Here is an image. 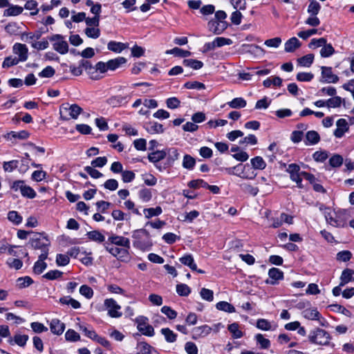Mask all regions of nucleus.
Listing matches in <instances>:
<instances>
[{
    "mask_svg": "<svg viewBox=\"0 0 354 354\" xmlns=\"http://www.w3.org/2000/svg\"><path fill=\"white\" fill-rule=\"evenodd\" d=\"M345 100L339 96H333V97L326 100L328 108H338L342 103H344Z\"/></svg>",
    "mask_w": 354,
    "mask_h": 354,
    "instance_id": "4c0bfd02",
    "label": "nucleus"
},
{
    "mask_svg": "<svg viewBox=\"0 0 354 354\" xmlns=\"http://www.w3.org/2000/svg\"><path fill=\"white\" fill-rule=\"evenodd\" d=\"M320 140L319 134L314 130L308 131L306 133V139L304 140L306 145H315Z\"/></svg>",
    "mask_w": 354,
    "mask_h": 354,
    "instance_id": "b1692460",
    "label": "nucleus"
},
{
    "mask_svg": "<svg viewBox=\"0 0 354 354\" xmlns=\"http://www.w3.org/2000/svg\"><path fill=\"white\" fill-rule=\"evenodd\" d=\"M321 9L320 4L315 0L310 1L308 6V12L310 15H317Z\"/></svg>",
    "mask_w": 354,
    "mask_h": 354,
    "instance_id": "37998d69",
    "label": "nucleus"
},
{
    "mask_svg": "<svg viewBox=\"0 0 354 354\" xmlns=\"http://www.w3.org/2000/svg\"><path fill=\"white\" fill-rule=\"evenodd\" d=\"M303 316L309 320H319L321 314L317 310V308H310V306L306 308L302 312Z\"/></svg>",
    "mask_w": 354,
    "mask_h": 354,
    "instance_id": "a878e982",
    "label": "nucleus"
},
{
    "mask_svg": "<svg viewBox=\"0 0 354 354\" xmlns=\"http://www.w3.org/2000/svg\"><path fill=\"white\" fill-rule=\"evenodd\" d=\"M145 129L151 134L162 133L165 131L163 125L155 121L145 124Z\"/></svg>",
    "mask_w": 354,
    "mask_h": 354,
    "instance_id": "aec40b11",
    "label": "nucleus"
},
{
    "mask_svg": "<svg viewBox=\"0 0 354 354\" xmlns=\"http://www.w3.org/2000/svg\"><path fill=\"white\" fill-rule=\"evenodd\" d=\"M176 292L180 296L186 297L191 292V289L187 285L180 283L176 286Z\"/></svg>",
    "mask_w": 354,
    "mask_h": 354,
    "instance_id": "864d4df0",
    "label": "nucleus"
},
{
    "mask_svg": "<svg viewBox=\"0 0 354 354\" xmlns=\"http://www.w3.org/2000/svg\"><path fill=\"white\" fill-rule=\"evenodd\" d=\"M149 162L154 164L155 167L160 171L164 169L159 164V162L166 158L165 149L163 150H156L148 153L147 156Z\"/></svg>",
    "mask_w": 354,
    "mask_h": 354,
    "instance_id": "9b49d317",
    "label": "nucleus"
},
{
    "mask_svg": "<svg viewBox=\"0 0 354 354\" xmlns=\"http://www.w3.org/2000/svg\"><path fill=\"white\" fill-rule=\"evenodd\" d=\"M138 330L143 335L152 337L154 335V329L148 324V319L144 316H139L136 319Z\"/></svg>",
    "mask_w": 354,
    "mask_h": 354,
    "instance_id": "6e6552de",
    "label": "nucleus"
},
{
    "mask_svg": "<svg viewBox=\"0 0 354 354\" xmlns=\"http://www.w3.org/2000/svg\"><path fill=\"white\" fill-rule=\"evenodd\" d=\"M286 171L289 173L290 179L297 183V187L300 188L304 187V185L301 184V171L298 165L296 163L290 164Z\"/></svg>",
    "mask_w": 354,
    "mask_h": 354,
    "instance_id": "9d476101",
    "label": "nucleus"
},
{
    "mask_svg": "<svg viewBox=\"0 0 354 354\" xmlns=\"http://www.w3.org/2000/svg\"><path fill=\"white\" fill-rule=\"evenodd\" d=\"M84 33L89 38L97 39L100 35V30L97 27H87Z\"/></svg>",
    "mask_w": 354,
    "mask_h": 354,
    "instance_id": "603ef678",
    "label": "nucleus"
},
{
    "mask_svg": "<svg viewBox=\"0 0 354 354\" xmlns=\"http://www.w3.org/2000/svg\"><path fill=\"white\" fill-rule=\"evenodd\" d=\"M132 237L134 239L133 245L141 250H149L152 245L150 234L145 229L135 230Z\"/></svg>",
    "mask_w": 354,
    "mask_h": 354,
    "instance_id": "f03ea898",
    "label": "nucleus"
},
{
    "mask_svg": "<svg viewBox=\"0 0 354 354\" xmlns=\"http://www.w3.org/2000/svg\"><path fill=\"white\" fill-rule=\"evenodd\" d=\"M80 293L88 299H91L93 296V289L87 285H82L80 288Z\"/></svg>",
    "mask_w": 354,
    "mask_h": 354,
    "instance_id": "052dcab7",
    "label": "nucleus"
},
{
    "mask_svg": "<svg viewBox=\"0 0 354 354\" xmlns=\"http://www.w3.org/2000/svg\"><path fill=\"white\" fill-rule=\"evenodd\" d=\"M232 109H241L245 107L247 102L243 97H236L227 103Z\"/></svg>",
    "mask_w": 354,
    "mask_h": 354,
    "instance_id": "58836bf2",
    "label": "nucleus"
},
{
    "mask_svg": "<svg viewBox=\"0 0 354 354\" xmlns=\"http://www.w3.org/2000/svg\"><path fill=\"white\" fill-rule=\"evenodd\" d=\"M352 257V253L348 250H343L337 254L336 259L339 261L347 262Z\"/></svg>",
    "mask_w": 354,
    "mask_h": 354,
    "instance_id": "4d7b16f0",
    "label": "nucleus"
},
{
    "mask_svg": "<svg viewBox=\"0 0 354 354\" xmlns=\"http://www.w3.org/2000/svg\"><path fill=\"white\" fill-rule=\"evenodd\" d=\"M196 165V160L194 157L189 154H185L183 156L182 166L183 168L188 170H192Z\"/></svg>",
    "mask_w": 354,
    "mask_h": 354,
    "instance_id": "c9c22d12",
    "label": "nucleus"
},
{
    "mask_svg": "<svg viewBox=\"0 0 354 354\" xmlns=\"http://www.w3.org/2000/svg\"><path fill=\"white\" fill-rule=\"evenodd\" d=\"M340 286H344L351 281H354V270L350 268L344 269L339 277Z\"/></svg>",
    "mask_w": 354,
    "mask_h": 354,
    "instance_id": "4be33fe9",
    "label": "nucleus"
},
{
    "mask_svg": "<svg viewBox=\"0 0 354 354\" xmlns=\"http://www.w3.org/2000/svg\"><path fill=\"white\" fill-rule=\"evenodd\" d=\"M301 43L296 37H292L285 43V51L287 53L294 52L297 48H299Z\"/></svg>",
    "mask_w": 354,
    "mask_h": 354,
    "instance_id": "c85d7f7f",
    "label": "nucleus"
},
{
    "mask_svg": "<svg viewBox=\"0 0 354 354\" xmlns=\"http://www.w3.org/2000/svg\"><path fill=\"white\" fill-rule=\"evenodd\" d=\"M48 252L41 253L39 256V259L35 263L33 266V272L37 274H41L44 270L46 268L47 264L44 261L48 257Z\"/></svg>",
    "mask_w": 354,
    "mask_h": 354,
    "instance_id": "6ab92c4d",
    "label": "nucleus"
},
{
    "mask_svg": "<svg viewBox=\"0 0 354 354\" xmlns=\"http://www.w3.org/2000/svg\"><path fill=\"white\" fill-rule=\"evenodd\" d=\"M335 49L331 44H325L320 50V55L322 57H329L335 53Z\"/></svg>",
    "mask_w": 354,
    "mask_h": 354,
    "instance_id": "c03bdc74",
    "label": "nucleus"
},
{
    "mask_svg": "<svg viewBox=\"0 0 354 354\" xmlns=\"http://www.w3.org/2000/svg\"><path fill=\"white\" fill-rule=\"evenodd\" d=\"M216 308L227 313L235 312V308L227 301H219L216 304Z\"/></svg>",
    "mask_w": 354,
    "mask_h": 354,
    "instance_id": "09e8293b",
    "label": "nucleus"
},
{
    "mask_svg": "<svg viewBox=\"0 0 354 354\" xmlns=\"http://www.w3.org/2000/svg\"><path fill=\"white\" fill-rule=\"evenodd\" d=\"M13 53L17 55V59L23 62L27 60L28 57V49L26 44L16 43L12 47Z\"/></svg>",
    "mask_w": 354,
    "mask_h": 354,
    "instance_id": "4468645a",
    "label": "nucleus"
},
{
    "mask_svg": "<svg viewBox=\"0 0 354 354\" xmlns=\"http://www.w3.org/2000/svg\"><path fill=\"white\" fill-rule=\"evenodd\" d=\"M252 167L255 169H264L266 167L265 160L261 156H256L250 160Z\"/></svg>",
    "mask_w": 354,
    "mask_h": 354,
    "instance_id": "ea45409f",
    "label": "nucleus"
},
{
    "mask_svg": "<svg viewBox=\"0 0 354 354\" xmlns=\"http://www.w3.org/2000/svg\"><path fill=\"white\" fill-rule=\"evenodd\" d=\"M314 61V55L308 54L297 59L298 64L304 67H310Z\"/></svg>",
    "mask_w": 354,
    "mask_h": 354,
    "instance_id": "e433bc0d",
    "label": "nucleus"
},
{
    "mask_svg": "<svg viewBox=\"0 0 354 354\" xmlns=\"http://www.w3.org/2000/svg\"><path fill=\"white\" fill-rule=\"evenodd\" d=\"M87 238L97 243H105V236L98 230H93L86 233Z\"/></svg>",
    "mask_w": 354,
    "mask_h": 354,
    "instance_id": "cd10ccee",
    "label": "nucleus"
},
{
    "mask_svg": "<svg viewBox=\"0 0 354 354\" xmlns=\"http://www.w3.org/2000/svg\"><path fill=\"white\" fill-rule=\"evenodd\" d=\"M322 79L321 82L324 83H337L339 81V77L333 73L332 67L322 66Z\"/></svg>",
    "mask_w": 354,
    "mask_h": 354,
    "instance_id": "f8f14e48",
    "label": "nucleus"
},
{
    "mask_svg": "<svg viewBox=\"0 0 354 354\" xmlns=\"http://www.w3.org/2000/svg\"><path fill=\"white\" fill-rule=\"evenodd\" d=\"M126 62L127 59L123 57H118L115 59H110L107 62L109 70L115 71Z\"/></svg>",
    "mask_w": 354,
    "mask_h": 354,
    "instance_id": "7c9ffc66",
    "label": "nucleus"
},
{
    "mask_svg": "<svg viewBox=\"0 0 354 354\" xmlns=\"http://www.w3.org/2000/svg\"><path fill=\"white\" fill-rule=\"evenodd\" d=\"M167 54L174 55L178 57H187L192 55V53L189 50H183L178 47H175L172 49L167 50Z\"/></svg>",
    "mask_w": 354,
    "mask_h": 354,
    "instance_id": "72a5a7b5",
    "label": "nucleus"
},
{
    "mask_svg": "<svg viewBox=\"0 0 354 354\" xmlns=\"http://www.w3.org/2000/svg\"><path fill=\"white\" fill-rule=\"evenodd\" d=\"M198 215L199 212L198 211L193 210L182 214L181 217L178 218V219L183 222L192 223L196 218L198 216Z\"/></svg>",
    "mask_w": 354,
    "mask_h": 354,
    "instance_id": "79ce46f5",
    "label": "nucleus"
},
{
    "mask_svg": "<svg viewBox=\"0 0 354 354\" xmlns=\"http://www.w3.org/2000/svg\"><path fill=\"white\" fill-rule=\"evenodd\" d=\"M211 331V327L207 325L195 327L192 330V338L196 339L199 337H205L209 335Z\"/></svg>",
    "mask_w": 354,
    "mask_h": 354,
    "instance_id": "412c9836",
    "label": "nucleus"
},
{
    "mask_svg": "<svg viewBox=\"0 0 354 354\" xmlns=\"http://www.w3.org/2000/svg\"><path fill=\"white\" fill-rule=\"evenodd\" d=\"M38 3L35 0H28L26 1L24 6V8L28 10H32L30 12L31 15H36L39 12V9L37 8Z\"/></svg>",
    "mask_w": 354,
    "mask_h": 354,
    "instance_id": "3c124183",
    "label": "nucleus"
},
{
    "mask_svg": "<svg viewBox=\"0 0 354 354\" xmlns=\"http://www.w3.org/2000/svg\"><path fill=\"white\" fill-rule=\"evenodd\" d=\"M30 136V133L28 131L22 130L20 131H10L5 136V138L7 140H26Z\"/></svg>",
    "mask_w": 354,
    "mask_h": 354,
    "instance_id": "393cba45",
    "label": "nucleus"
},
{
    "mask_svg": "<svg viewBox=\"0 0 354 354\" xmlns=\"http://www.w3.org/2000/svg\"><path fill=\"white\" fill-rule=\"evenodd\" d=\"M70 258L68 254H58L56 257V263L58 266H64L69 263Z\"/></svg>",
    "mask_w": 354,
    "mask_h": 354,
    "instance_id": "e2e57ef3",
    "label": "nucleus"
},
{
    "mask_svg": "<svg viewBox=\"0 0 354 354\" xmlns=\"http://www.w3.org/2000/svg\"><path fill=\"white\" fill-rule=\"evenodd\" d=\"M137 348L138 351L136 354H159L153 347L145 342H139Z\"/></svg>",
    "mask_w": 354,
    "mask_h": 354,
    "instance_id": "bb28decb",
    "label": "nucleus"
},
{
    "mask_svg": "<svg viewBox=\"0 0 354 354\" xmlns=\"http://www.w3.org/2000/svg\"><path fill=\"white\" fill-rule=\"evenodd\" d=\"M258 140L254 134H249L248 136L239 140V145H257Z\"/></svg>",
    "mask_w": 354,
    "mask_h": 354,
    "instance_id": "bf43d9fd",
    "label": "nucleus"
},
{
    "mask_svg": "<svg viewBox=\"0 0 354 354\" xmlns=\"http://www.w3.org/2000/svg\"><path fill=\"white\" fill-rule=\"evenodd\" d=\"M17 286L19 288L28 287L33 283V280L30 277H19L17 281Z\"/></svg>",
    "mask_w": 354,
    "mask_h": 354,
    "instance_id": "6e6d98bb",
    "label": "nucleus"
},
{
    "mask_svg": "<svg viewBox=\"0 0 354 354\" xmlns=\"http://www.w3.org/2000/svg\"><path fill=\"white\" fill-rule=\"evenodd\" d=\"M328 157V152L326 151H317L313 154V158L316 162H323Z\"/></svg>",
    "mask_w": 354,
    "mask_h": 354,
    "instance_id": "680f3d73",
    "label": "nucleus"
},
{
    "mask_svg": "<svg viewBox=\"0 0 354 354\" xmlns=\"http://www.w3.org/2000/svg\"><path fill=\"white\" fill-rule=\"evenodd\" d=\"M319 209L321 211L324 210L326 219L330 225L337 227H342L346 225L348 217L346 210L339 209L332 214L329 208L325 207L323 209L322 206H320Z\"/></svg>",
    "mask_w": 354,
    "mask_h": 354,
    "instance_id": "f257e3e1",
    "label": "nucleus"
},
{
    "mask_svg": "<svg viewBox=\"0 0 354 354\" xmlns=\"http://www.w3.org/2000/svg\"><path fill=\"white\" fill-rule=\"evenodd\" d=\"M183 87L187 89H196V90H203L205 88V85L203 83L193 81V82H187L184 84Z\"/></svg>",
    "mask_w": 354,
    "mask_h": 354,
    "instance_id": "a18cd8bd",
    "label": "nucleus"
},
{
    "mask_svg": "<svg viewBox=\"0 0 354 354\" xmlns=\"http://www.w3.org/2000/svg\"><path fill=\"white\" fill-rule=\"evenodd\" d=\"M106 243H109L111 245H115L117 246L125 247L130 248V241L128 238L124 236H118L116 234H112L108 238V241Z\"/></svg>",
    "mask_w": 354,
    "mask_h": 354,
    "instance_id": "f3484780",
    "label": "nucleus"
},
{
    "mask_svg": "<svg viewBox=\"0 0 354 354\" xmlns=\"http://www.w3.org/2000/svg\"><path fill=\"white\" fill-rule=\"evenodd\" d=\"M127 48V44L115 41H110L107 44L108 50L114 53H120Z\"/></svg>",
    "mask_w": 354,
    "mask_h": 354,
    "instance_id": "c756f323",
    "label": "nucleus"
},
{
    "mask_svg": "<svg viewBox=\"0 0 354 354\" xmlns=\"http://www.w3.org/2000/svg\"><path fill=\"white\" fill-rule=\"evenodd\" d=\"M167 160L164 164L163 169L171 167L174 165V162L179 159L180 153L178 149L175 147L165 149Z\"/></svg>",
    "mask_w": 354,
    "mask_h": 354,
    "instance_id": "ddd939ff",
    "label": "nucleus"
},
{
    "mask_svg": "<svg viewBox=\"0 0 354 354\" xmlns=\"http://www.w3.org/2000/svg\"><path fill=\"white\" fill-rule=\"evenodd\" d=\"M181 263L189 267L192 270H197V266L194 263V258L192 254H185L179 259Z\"/></svg>",
    "mask_w": 354,
    "mask_h": 354,
    "instance_id": "2f4dec72",
    "label": "nucleus"
},
{
    "mask_svg": "<svg viewBox=\"0 0 354 354\" xmlns=\"http://www.w3.org/2000/svg\"><path fill=\"white\" fill-rule=\"evenodd\" d=\"M12 189L15 191H20L22 196L33 198L36 196L35 190L25 184L23 180H17L13 183Z\"/></svg>",
    "mask_w": 354,
    "mask_h": 354,
    "instance_id": "0eeeda50",
    "label": "nucleus"
},
{
    "mask_svg": "<svg viewBox=\"0 0 354 354\" xmlns=\"http://www.w3.org/2000/svg\"><path fill=\"white\" fill-rule=\"evenodd\" d=\"M50 41L53 42V48L57 53L64 55L68 51V44L62 35L59 34L53 35L48 37Z\"/></svg>",
    "mask_w": 354,
    "mask_h": 354,
    "instance_id": "423d86ee",
    "label": "nucleus"
},
{
    "mask_svg": "<svg viewBox=\"0 0 354 354\" xmlns=\"http://www.w3.org/2000/svg\"><path fill=\"white\" fill-rule=\"evenodd\" d=\"M104 247L113 256L121 261H128L130 259L129 250L125 247L118 248L111 245L109 243H104Z\"/></svg>",
    "mask_w": 354,
    "mask_h": 354,
    "instance_id": "39448f33",
    "label": "nucleus"
},
{
    "mask_svg": "<svg viewBox=\"0 0 354 354\" xmlns=\"http://www.w3.org/2000/svg\"><path fill=\"white\" fill-rule=\"evenodd\" d=\"M63 272L58 270H50L43 277L48 280H55L62 277Z\"/></svg>",
    "mask_w": 354,
    "mask_h": 354,
    "instance_id": "0e129e2a",
    "label": "nucleus"
},
{
    "mask_svg": "<svg viewBox=\"0 0 354 354\" xmlns=\"http://www.w3.org/2000/svg\"><path fill=\"white\" fill-rule=\"evenodd\" d=\"M161 333L164 335L167 342L173 343L176 340L177 335L169 328H162Z\"/></svg>",
    "mask_w": 354,
    "mask_h": 354,
    "instance_id": "a19ab883",
    "label": "nucleus"
},
{
    "mask_svg": "<svg viewBox=\"0 0 354 354\" xmlns=\"http://www.w3.org/2000/svg\"><path fill=\"white\" fill-rule=\"evenodd\" d=\"M183 66L191 68L194 70L201 69L203 66V63L201 61L194 59H185L183 61Z\"/></svg>",
    "mask_w": 354,
    "mask_h": 354,
    "instance_id": "473e14b6",
    "label": "nucleus"
},
{
    "mask_svg": "<svg viewBox=\"0 0 354 354\" xmlns=\"http://www.w3.org/2000/svg\"><path fill=\"white\" fill-rule=\"evenodd\" d=\"M188 186L190 188H194V189H198L201 187L205 188L207 186H208V183L202 179H197V180H191L188 183Z\"/></svg>",
    "mask_w": 354,
    "mask_h": 354,
    "instance_id": "69168bd1",
    "label": "nucleus"
},
{
    "mask_svg": "<svg viewBox=\"0 0 354 354\" xmlns=\"http://www.w3.org/2000/svg\"><path fill=\"white\" fill-rule=\"evenodd\" d=\"M268 275L272 279H274L275 281L283 279V273L279 268H272L269 270Z\"/></svg>",
    "mask_w": 354,
    "mask_h": 354,
    "instance_id": "5fc2aeb1",
    "label": "nucleus"
},
{
    "mask_svg": "<svg viewBox=\"0 0 354 354\" xmlns=\"http://www.w3.org/2000/svg\"><path fill=\"white\" fill-rule=\"evenodd\" d=\"M50 331L55 335H60L65 329V324L57 319H53L50 323Z\"/></svg>",
    "mask_w": 354,
    "mask_h": 354,
    "instance_id": "5701e85b",
    "label": "nucleus"
},
{
    "mask_svg": "<svg viewBox=\"0 0 354 354\" xmlns=\"http://www.w3.org/2000/svg\"><path fill=\"white\" fill-rule=\"evenodd\" d=\"M228 26L227 21H218L216 20H210L208 22V28L215 35L221 34Z\"/></svg>",
    "mask_w": 354,
    "mask_h": 354,
    "instance_id": "dca6fc26",
    "label": "nucleus"
},
{
    "mask_svg": "<svg viewBox=\"0 0 354 354\" xmlns=\"http://www.w3.org/2000/svg\"><path fill=\"white\" fill-rule=\"evenodd\" d=\"M336 126L337 128L334 131L333 134L337 138H342L344 136V133L349 131L348 123L344 118L337 120L336 122Z\"/></svg>",
    "mask_w": 354,
    "mask_h": 354,
    "instance_id": "a211bd4d",
    "label": "nucleus"
},
{
    "mask_svg": "<svg viewBox=\"0 0 354 354\" xmlns=\"http://www.w3.org/2000/svg\"><path fill=\"white\" fill-rule=\"evenodd\" d=\"M228 330L234 338H240L243 336V333L239 330V325L236 323L229 325Z\"/></svg>",
    "mask_w": 354,
    "mask_h": 354,
    "instance_id": "338daca9",
    "label": "nucleus"
},
{
    "mask_svg": "<svg viewBox=\"0 0 354 354\" xmlns=\"http://www.w3.org/2000/svg\"><path fill=\"white\" fill-rule=\"evenodd\" d=\"M343 157L339 154H334L329 159V165L334 168L339 167L343 164Z\"/></svg>",
    "mask_w": 354,
    "mask_h": 354,
    "instance_id": "49530a36",
    "label": "nucleus"
},
{
    "mask_svg": "<svg viewBox=\"0 0 354 354\" xmlns=\"http://www.w3.org/2000/svg\"><path fill=\"white\" fill-rule=\"evenodd\" d=\"M18 164H19V160H12L10 161L4 162L3 168L5 171L12 172L16 168H17Z\"/></svg>",
    "mask_w": 354,
    "mask_h": 354,
    "instance_id": "13d9d810",
    "label": "nucleus"
},
{
    "mask_svg": "<svg viewBox=\"0 0 354 354\" xmlns=\"http://www.w3.org/2000/svg\"><path fill=\"white\" fill-rule=\"evenodd\" d=\"M162 213V209L160 207H150L144 209V214L145 217L149 218L153 216H158Z\"/></svg>",
    "mask_w": 354,
    "mask_h": 354,
    "instance_id": "8fccbe9b",
    "label": "nucleus"
},
{
    "mask_svg": "<svg viewBox=\"0 0 354 354\" xmlns=\"http://www.w3.org/2000/svg\"><path fill=\"white\" fill-rule=\"evenodd\" d=\"M104 306L111 317L118 318L122 316V313L120 311L121 306L118 304L115 299L112 298L106 299L104 301Z\"/></svg>",
    "mask_w": 354,
    "mask_h": 354,
    "instance_id": "1a4fd4ad",
    "label": "nucleus"
},
{
    "mask_svg": "<svg viewBox=\"0 0 354 354\" xmlns=\"http://www.w3.org/2000/svg\"><path fill=\"white\" fill-rule=\"evenodd\" d=\"M130 97L129 95H113L111 96L106 100V103L112 107H118L120 106L126 105Z\"/></svg>",
    "mask_w": 354,
    "mask_h": 354,
    "instance_id": "2eb2a0df",
    "label": "nucleus"
},
{
    "mask_svg": "<svg viewBox=\"0 0 354 354\" xmlns=\"http://www.w3.org/2000/svg\"><path fill=\"white\" fill-rule=\"evenodd\" d=\"M30 327L36 333H41L48 330V328L46 326H45L43 324L37 322H32L30 324Z\"/></svg>",
    "mask_w": 354,
    "mask_h": 354,
    "instance_id": "774afa93",
    "label": "nucleus"
},
{
    "mask_svg": "<svg viewBox=\"0 0 354 354\" xmlns=\"http://www.w3.org/2000/svg\"><path fill=\"white\" fill-rule=\"evenodd\" d=\"M308 339L311 343L321 346H328L331 339L330 335L321 328H316L310 331Z\"/></svg>",
    "mask_w": 354,
    "mask_h": 354,
    "instance_id": "7ed1b4c3",
    "label": "nucleus"
},
{
    "mask_svg": "<svg viewBox=\"0 0 354 354\" xmlns=\"http://www.w3.org/2000/svg\"><path fill=\"white\" fill-rule=\"evenodd\" d=\"M20 61L16 57L8 56L4 59L2 63V68H8L11 66L17 65Z\"/></svg>",
    "mask_w": 354,
    "mask_h": 354,
    "instance_id": "de8ad7c7",
    "label": "nucleus"
},
{
    "mask_svg": "<svg viewBox=\"0 0 354 354\" xmlns=\"http://www.w3.org/2000/svg\"><path fill=\"white\" fill-rule=\"evenodd\" d=\"M24 8L17 5H9L4 11V16H17L22 13Z\"/></svg>",
    "mask_w": 354,
    "mask_h": 354,
    "instance_id": "f704fd0d",
    "label": "nucleus"
},
{
    "mask_svg": "<svg viewBox=\"0 0 354 354\" xmlns=\"http://www.w3.org/2000/svg\"><path fill=\"white\" fill-rule=\"evenodd\" d=\"M29 243L35 250H40L41 253L48 252V247L50 244L47 236L43 234L37 233L30 239Z\"/></svg>",
    "mask_w": 354,
    "mask_h": 354,
    "instance_id": "20e7f679",
    "label": "nucleus"
}]
</instances>
